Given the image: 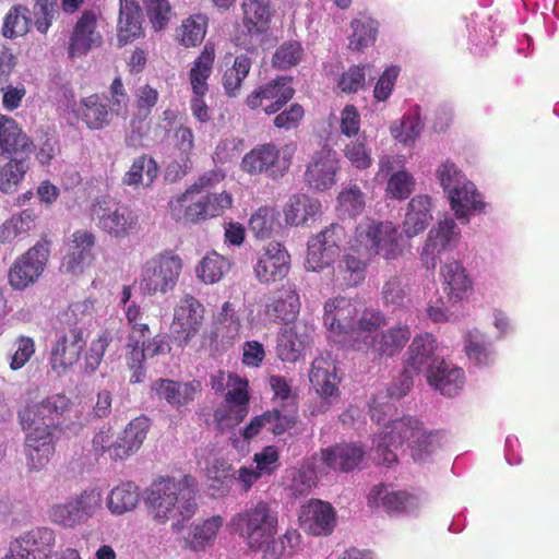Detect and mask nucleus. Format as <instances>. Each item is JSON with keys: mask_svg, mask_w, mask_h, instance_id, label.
<instances>
[{"mask_svg": "<svg viewBox=\"0 0 559 559\" xmlns=\"http://www.w3.org/2000/svg\"><path fill=\"white\" fill-rule=\"evenodd\" d=\"M197 481L189 474L176 478L158 476L145 490V506L148 515L159 524L173 522L180 528L197 511Z\"/></svg>", "mask_w": 559, "mask_h": 559, "instance_id": "f257e3e1", "label": "nucleus"}, {"mask_svg": "<svg viewBox=\"0 0 559 559\" xmlns=\"http://www.w3.org/2000/svg\"><path fill=\"white\" fill-rule=\"evenodd\" d=\"M228 528L250 550L261 551L263 545L278 533L277 507L262 499L251 502L231 516Z\"/></svg>", "mask_w": 559, "mask_h": 559, "instance_id": "f03ea898", "label": "nucleus"}, {"mask_svg": "<svg viewBox=\"0 0 559 559\" xmlns=\"http://www.w3.org/2000/svg\"><path fill=\"white\" fill-rule=\"evenodd\" d=\"M400 237L399 228L392 222L368 219L356 227L350 250L370 257L381 255L386 260L396 259L402 254Z\"/></svg>", "mask_w": 559, "mask_h": 559, "instance_id": "7ed1b4c3", "label": "nucleus"}, {"mask_svg": "<svg viewBox=\"0 0 559 559\" xmlns=\"http://www.w3.org/2000/svg\"><path fill=\"white\" fill-rule=\"evenodd\" d=\"M194 193L187 189L186 192L169 201L170 213L176 219L195 224L221 216L225 210L233 206L234 200L228 192L209 193L195 201L193 200Z\"/></svg>", "mask_w": 559, "mask_h": 559, "instance_id": "20e7f679", "label": "nucleus"}, {"mask_svg": "<svg viewBox=\"0 0 559 559\" xmlns=\"http://www.w3.org/2000/svg\"><path fill=\"white\" fill-rule=\"evenodd\" d=\"M88 214L98 229L114 238L128 237L139 229V217L135 212L109 198L95 199Z\"/></svg>", "mask_w": 559, "mask_h": 559, "instance_id": "39448f33", "label": "nucleus"}, {"mask_svg": "<svg viewBox=\"0 0 559 559\" xmlns=\"http://www.w3.org/2000/svg\"><path fill=\"white\" fill-rule=\"evenodd\" d=\"M293 152L288 145L278 147L274 143L258 144L243 155L240 168L250 176L266 175L277 180L288 173Z\"/></svg>", "mask_w": 559, "mask_h": 559, "instance_id": "423d86ee", "label": "nucleus"}, {"mask_svg": "<svg viewBox=\"0 0 559 559\" xmlns=\"http://www.w3.org/2000/svg\"><path fill=\"white\" fill-rule=\"evenodd\" d=\"M182 270V260L173 251L160 252L145 262L140 289L148 296L173 290Z\"/></svg>", "mask_w": 559, "mask_h": 559, "instance_id": "0eeeda50", "label": "nucleus"}, {"mask_svg": "<svg viewBox=\"0 0 559 559\" xmlns=\"http://www.w3.org/2000/svg\"><path fill=\"white\" fill-rule=\"evenodd\" d=\"M50 253V241L41 239L17 257L8 271V283L22 292L35 285L43 275Z\"/></svg>", "mask_w": 559, "mask_h": 559, "instance_id": "6e6552de", "label": "nucleus"}, {"mask_svg": "<svg viewBox=\"0 0 559 559\" xmlns=\"http://www.w3.org/2000/svg\"><path fill=\"white\" fill-rule=\"evenodd\" d=\"M290 270V255L286 248L276 241L269 242L257 253L253 274L263 285L283 281Z\"/></svg>", "mask_w": 559, "mask_h": 559, "instance_id": "1a4fd4ad", "label": "nucleus"}, {"mask_svg": "<svg viewBox=\"0 0 559 559\" xmlns=\"http://www.w3.org/2000/svg\"><path fill=\"white\" fill-rule=\"evenodd\" d=\"M294 95L292 79L280 76L253 90L245 103L252 110L263 107V111L270 116L282 110Z\"/></svg>", "mask_w": 559, "mask_h": 559, "instance_id": "9d476101", "label": "nucleus"}, {"mask_svg": "<svg viewBox=\"0 0 559 559\" xmlns=\"http://www.w3.org/2000/svg\"><path fill=\"white\" fill-rule=\"evenodd\" d=\"M204 319L203 305L192 295L182 297L175 308L173 336L178 346L185 347L200 331Z\"/></svg>", "mask_w": 559, "mask_h": 559, "instance_id": "9b49d317", "label": "nucleus"}, {"mask_svg": "<svg viewBox=\"0 0 559 559\" xmlns=\"http://www.w3.org/2000/svg\"><path fill=\"white\" fill-rule=\"evenodd\" d=\"M340 159L328 145L314 152L304 174L306 185L317 191H326L336 183Z\"/></svg>", "mask_w": 559, "mask_h": 559, "instance_id": "f8f14e48", "label": "nucleus"}, {"mask_svg": "<svg viewBox=\"0 0 559 559\" xmlns=\"http://www.w3.org/2000/svg\"><path fill=\"white\" fill-rule=\"evenodd\" d=\"M86 346L84 333L81 328H72L60 333L50 352V365L58 374L66 373L75 365Z\"/></svg>", "mask_w": 559, "mask_h": 559, "instance_id": "ddd939ff", "label": "nucleus"}, {"mask_svg": "<svg viewBox=\"0 0 559 559\" xmlns=\"http://www.w3.org/2000/svg\"><path fill=\"white\" fill-rule=\"evenodd\" d=\"M460 233L452 218H445L438 223V227L429 231L423 247L420 260L427 270H435L440 255L451 249L457 241Z\"/></svg>", "mask_w": 559, "mask_h": 559, "instance_id": "4468645a", "label": "nucleus"}, {"mask_svg": "<svg viewBox=\"0 0 559 559\" xmlns=\"http://www.w3.org/2000/svg\"><path fill=\"white\" fill-rule=\"evenodd\" d=\"M300 297L294 284L282 285L264 305V316L270 322L289 324L300 311Z\"/></svg>", "mask_w": 559, "mask_h": 559, "instance_id": "2eb2a0df", "label": "nucleus"}, {"mask_svg": "<svg viewBox=\"0 0 559 559\" xmlns=\"http://www.w3.org/2000/svg\"><path fill=\"white\" fill-rule=\"evenodd\" d=\"M313 328L307 322L282 330L276 341V356L283 362H296L312 341Z\"/></svg>", "mask_w": 559, "mask_h": 559, "instance_id": "dca6fc26", "label": "nucleus"}, {"mask_svg": "<svg viewBox=\"0 0 559 559\" xmlns=\"http://www.w3.org/2000/svg\"><path fill=\"white\" fill-rule=\"evenodd\" d=\"M357 314L358 310L352 299L343 296L334 297L324 304L323 323L331 333L348 337Z\"/></svg>", "mask_w": 559, "mask_h": 559, "instance_id": "f3484780", "label": "nucleus"}, {"mask_svg": "<svg viewBox=\"0 0 559 559\" xmlns=\"http://www.w3.org/2000/svg\"><path fill=\"white\" fill-rule=\"evenodd\" d=\"M97 17L93 11H84L78 20L68 47L71 59L86 55L92 48L103 44V37L96 31Z\"/></svg>", "mask_w": 559, "mask_h": 559, "instance_id": "a211bd4d", "label": "nucleus"}, {"mask_svg": "<svg viewBox=\"0 0 559 559\" xmlns=\"http://www.w3.org/2000/svg\"><path fill=\"white\" fill-rule=\"evenodd\" d=\"M26 431L24 452L27 466L40 471L50 462L56 451L55 432L38 429H22Z\"/></svg>", "mask_w": 559, "mask_h": 559, "instance_id": "6ab92c4d", "label": "nucleus"}, {"mask_svg": "<svg viewBox=\"0 0 559 559\" xmlns=\"http://www.w3.org/2000/svg\"><path fill=\"white\" fill-rule=\"evenodd\" d=\"M370 508H382L388 514H400L418 507V498L406 490H389L383 484L374 485L367 497Z\"/></svg>", "mask_w": 559, "mask_h": 559, "instance_id": "aec40b11", "label": "nucleus"}, {"mask_svg": "<svg viewBox=\"0 0 559 559\" xmlns=\"http://www.w3.org/2000/svg\"><path fill=\"white\" fill-rule=\"evenodd\" d=\"M96 238L92 231L75 230L69 246V252L62 259V267L67 273L81 274L94 260L93 248Z\"/></svg>", "mask_w": 559, "mask_h": 559, "instance_id": "412c9836", "label": "nucleus"}, {"mask_svg": "<svg viewBox=\"0 0 559 559\" xmlns=\"http://www.w3.org/2000/svg\"><path fill=\"white\" fill-rule=\"evenodd\" d=\"M436 349V338L431 334L416 335L407 349L405 366L413 372H424L427 377L442 360L435 355Z\"/></svg>", "mask_w": 559, "mask_h": 559, "instance_id": "4be33fe9", "label": "nucleus"}, {"mask_svg": "<svg viewBox=\"0 0 559 559\" xmlns=\"http://www.w3.org/2000/svg\"><path fill=\"white\" fill-rule=\"evenodd\" d=\"M33 150V140L16 120L0 114V156L31 155Z\"/></svg>", "mask_w": 559, "mask_h": 559, "instance_id": "5701e85b", "label": "nucleus"}, {"mask_svg": "<svg viewBox=\"0 0 559 559\" xmlns=\"http://www.w3.org/2000/svg\"><path fill=\"white\" fill-rule=\"evenodd\" d=\"M114 114L108 104V96L97 93L83 97L76 110L78 119L92 131L103 130L109 127Z\"/></svg>", "mask_w": 559, "mask_h": 559, "instance_id": "b1692460", "label": "nucleus"}, {"mask_svg": "<svg viewBox=\"0 0 559 559\" xmlns=\"http://www.w3.org/2000/svg\"><path fill=\"white\" fill-rule=\"evenodd\" d=\"M301 526L316 536L329 535L335 526V511L329 502L310 500L299 515Z\"/></svg>", "mask_w": 559, "mask_h": 559, "instance_id": "393cba45", "label": "nucleus"}, {"mask_svg": "<svg viewBox=\"0 0 559 559\" xmlns=\"http://www.w3.org/2000/svg\"><path fill=\"white\" fill-rule=\"evenodd\" d=\"M201 382L192 380L178 382L170 379H157L151 385V391L158 400H165L173 406H183L191 403L201 391Z\"/></svg>", "mask_w": 559, "mask_h": 559, "instance_id": "a878e982", "label": "nucleus"}, {"mask_svg": "<svg viewBox=\"0 0 559 559\" xmlns=\"http://www.w3.org/2000/svg\"><path fill=\"white\" fill-rule=\"evenodd\" d=\"M151 421L145 416L132 419L119 435L114 445V459L124 460L138 452L146 439Z\"/></svg>", "mask_w": 559, "mask_h": 559, "instance_id": "bb28decb", "label": "nucleus"}, {"mask_svg": "<svg viewBox=\"0 0 559 559\" xmlns=\"http://www.w3.org/2000/svg\"><path fill=\"white\" fill-rule=\"evenodd\" d=\"M119 4L117 38L124 46L143 35L142 9L136 0H119Z\"/></svg>", "mask_w": 559, "mask_h": 559, "instance_id": "cd10ccee", "label": "nucleus"}, {"mask_svg": "<svg viewBox=\"0 0 559 559\" xmlns=\"http://www.w3.org/2000/svg\"><path fill=\"white\" fill-rule=\"evenodd\" d=\"M362 457V449L352 443H338L321 450V460L325 467L345 473L355 469Z\"/></svg>", "mask_w": 559, "mask_h": 559, "instance_id": "c85d7f7f", "label": "nucleus"}, {"mask_svg": "<svg viewBox=\"0 0 559 559\" xmlns=\"http://www.w3.org/2000/svg\"><path fill=\"white\" fill-rule=\"evenodd\" d=\"M309 380L316 392L324 397L338 395L336 366L330 357H317L311 364Z\"/></svg>", "mask_w": 559, "mask_h": 559, "instance_id": "c756f323", "label": "nucleus"}, {"mask_svg": "<svg viewBox=\"0 0 559 559\" xmlns=\"http://www.w3.org/2000/svg\"><path fill=\"white\" fill-rule=\"evenodd\" d=\"M38 219L39 214L33 207L14 213L0 225V242L12 243L16 239H25L35 230Z\"/></svg>", "mask_w": 559, "mask_h": 559, "instance_id": "7c9ffc66", "label": "nucleus"}, {"mask_svg": "<svg viewBox=\"0 0 559 559\" xmlns=\"http://www.w3.org/2000/svg\"><path fill=\"white\" fill-rule=\"evenodd\" d=\"M441 277L443 290L452 301H461L473 289L472 280L457 261L445 263L441 267Z\"/></svg>", "mask_w": 559, "mask_h": 559, "instance_id": "2f4dec72", "label": "nucleus"}, {"mask_svg": "<svg viewBox=\"0 0 559 559\" xmlns=\"http://www.w3.org/2000/svg\"><path fill=\"white\" fill-rule=\"evenodd\" d=\"M430 386L440 391L444 396L452 397L459 393L464 384V371L450 366L443 359L426 377Z\"/></svg>", "mask_w": 559, "mask_h": 559, "instance_id": "473e14b6", "label": "nucleus"}, {"mask_svg": "<svg viewBox=\"0 0 559 559\" xmlns=\"http://www.w3.org/2000/svg\"><path fill=\"white\" fill-rule=\"evenodd\" d=\"M432 221L431 199L428 195H416L411 199L403 223L404 231L412 238L423 233Z\"/></svg>", "mask_w": 559, "mask_h": 559, "instance_id": "72a5a7b5", "label": "nucleus"}, {"mask_svg": "<svg viewBox=\"0 0 559 559\" xmlns=\"http://www.w3.org/2000/svg\"><path fill=\"white\" fill-rule=\"evenodd\" d=\"M448 194L451 207L456 218L461 221L467 222L468 212L481 211L485 206L480 193L468 181L455 186Z\"/></svg>", "mask_w": 559, "mask_h": 559, "instance_id": "f704fd0d", "label": "nucleus"}, {"mask_svg": "<svg viewBox=\"0 0 559 559\" xmlns=\"http://www.w3.org/2000/svg\"><path fill=\"white\" fill-rule=\"evenodd\" d=\"M214 61L215 47L213 44L206 43L189 71V81L193 94L206 95L209 92L207 80L212 74Z\"/></svg>", "mask_w": 559, "mask_h": 559, "instance_id": "c9c22d12", "label": "nucleus"}, {"mask_svg": "<svg viewBox=\"0 0 559 559\" xmlns=\"http://www.w3.org/2000/svg\"><path fill=\"white\" fill-rule=\"evenodd\" d=\"M409 326L394 325L377 335L370 345L379 356L393 357L401 353L411 338Z\"/></svg>", "mask_w": 559, "mask_h": 559, "instance_id": "e433bc0d", "label": "nucleus"}, {"mask_svg": "<svg viewBox=\"0 0 559 559\" xmlns=\"http://www.w3.org/2000/svg\"><path fill=\"white\" fill-rule=\"evenodd\" d=\"M321 211L319 200L307 194H294L284 207L285 222L292 226L305 225Z\"/></svg>", "mask_w": 559, "mask_h": 559, "instance_id": "4c0bfd02", "label": "nucleus"}, {"mask_svg": "<svg viewBox=\"0 0 559 559\" xmlns=\"http://www.w3.org/2000/svg\"><path fill=\"white\" fill-rule=\"evenodd\" d=\"M241 8L248 34L260 35L267 31L272 15L270 0H243Z\"/></svg>", "mask_w": 559, "mask_h": 559, "instance_id": "58836bf2", "label": "nucleus"}, {"mask_svg": "<svg viewBox=\"0 0 559 559\" xmlns=\"http://www.w3.org/2000/svg\"><path fill=\"white\" fill-rule=\"evenodd\" d=\"M280 213L274 206L262 205L257 209L248 221V229L254 238L265 240L272 238L281 229Z\"/></svg>", "mask_w": 559, "mask_h": 559, "instance_id": "ea45409f", "label": "nucleus"}, {"mask_svg": "<svg viewBox=\"0 0 559 559\" xmlns=\"http://www.w3.org/2000/svg\"><path fill=\"white\" fill-rule=\"evenodd\" d=\"M353 323L354 326L347 338L370 345L374 338L372 335L386 324V318L380 310L366 308L359 316L357 314Z\"/></svg>", "mask_w": 559, "mask_h": 559, "instance_id": "a19ab883", "label": "nucleus"}, {"mask_svg": "<svg viewBox=\"0 0 559 559\" xmlns=\"http://www.w3.org/2000/svg\"><path fill=\"white\" fill-rule=\"evenodd\" d=\"M19 538L32 559H48L56 542L55 532L49 527H35Z\"/></svg>", "mask_w": 559, "mask_h": 559, "instance_id": "79ce46f5", "label": "nucleus"}, {"mask_svg": "<svg viewBox=\"0 0 559 559\" xmlns=\"http://www.w3.org/2000/svg\"><path fill=\"white\" fill-rule=\"evenodd\" d=\"M140 501V489L133 481L114 487L107 496V508L111 514L122 515L133 511Z\"/></svg>", "mask_w": 559, "mask_h": 559, "instance_id": "37998d69", "label": "nucleus"}, {"mask_svg": "<svg viewBox=\"0 0 559 559\" xmlns=\"http://www.w3.org/2000/svg\"><path fill=\"white\" fill-rule=\"evenodd\" d=\"M223 518L214 515L204 520L202 523L192 525L190 533L185 538V543L192 551H203L206 547L211 546L223 525Z\"/></svg>", "mask_w": 559, "mask_h": 559, "instance_id": "c03bdc74", "label": "nucleus"}, {"mask_svg": "<svg viewBox=\"0 0 559 559\" xmlns=\"http://www.w3.org/2000/svg\"><path fill=\"white\" fill-rule=\"evenodd\" d=\"M370 259V255H365L362 252H355L349 249L338 263V274L343 284L347 287H353L364 282L367 262Z\"/></svg>", "mask_w": 559, "mask_h": 559, "instance_id": "a18cd8bd", "label": "nucleus"}, {"mask_svg": "<svg viewBox=\"0 0 559 559\" xmlns=\"http://www.w3.org/2000/svg\"><path fill=\"white\" fill-rule=\"evenodd\" d=\"M251 67V58L246 53H241L236 56L231 67L224 71L222 85L228 97H237L240 95L242 83L249 75Z\"/></svg>", "mask_w": 559, "mask_h": 559, "instance_id": "49530a36", "label": "nucleus"}, {"mask_svg": "<svg viewBox=\"0 0 559 559\" xmlns=\"http://www.w3.org/2000/svg\"><path fill=\"white\" fill-rule=\"evenodd\" d=\"M17 419L22 429L56 431L44 399L40 402L27 403L20 408Z\"/></svg>", "mask_w": 559, "mask_h": 559, "instance_id": "de8ad7c7", "label": "nucleus"}, {"mask_svg": "<svg viewBox=\"0 0 559 559\" xmlns=\"http://www.w3.org/2000/svg\"><path fill=\"white\" fill-rule=\"evenodd\" d=\"M159 168L156 160L152 156L143 154L133 160L123 177V183L150 187L157 178Z\"/></svg>", "mask_w": 559, "mask_h": 559, "instance_id": "09e8293b", "label": "nucleus"}, {"mask_svg": "<svg viewBox=\"0 0 559 559\" xmlns=\"http://www.w3.org/2000/svg\"><path fill=\"white\" fill-rule=\"evenodd\" d=\"M29 155L9 156V160L0 168V190L12 193L24 179L29 165Z\"/></svg>", "mask_w": 559, "mask_h": 559, "instance_id": "8fccbe9b", "label": "nucleus"}, {"mask_svg": "<svg viewBox=\"0 0 559 559\" xmlns=\"http://www.w3.org/2000/svg\"><path fill=\"white\" fill-rule=\"evenodd\" d=\"M423 426V423L417 418L405 416L386 426L383 432L386 435L390 443L397 448L406 441L412 443L417 435L420 433Z\"/></svg>", "mask_w": 559, "mask_h": 559, "instance_id": "3c124183", "label": "nucleus"}, {"mask_svg": "<svg viewBox=\"0 0 559 559\" xmlns=\"http://www.w3.org/2000/svg\"><path fill=\"white\" fill-rule=\"evenodd\" d=\"M229 269V260L214 251L201 260L197 266V275L203 283L214 284L219 282Z\"/></svg>", "mask_w": 559, "mask_h": 559, "instance_id": "603ef678", "label": "nucleus"}, {"mask_svg": "<svg viewBox=\"0 0 559 559\" xmlns=\"http://www.w3.org/2000/svg\"><path fill=\"white\" fill-rule=\"evenodd\" d=\"M31 23L29 10L22 4L13 5L4 16L2 35L9 39L24 36L28 33Z\"/></svg>", "mask_w": 559, "mask_h": 559, "instance_id": "864d4df0", "label": "nucleus"}, {"mask_svg": "<svg viewBox=\"0 0 559 559\" xmlns=\"http://www.w3.org/2000/svg\"><path fill=\"white\" fill-rule=\"evenodd\" d=\"M342 152L346 160L356 170H367L372 166L373 158L371 148L368 146L367 136L365 134L347 142Z\"/></svg>", "mask_w": 559, "mask_h": 559, "instance_id": "5fc2aeb1", "label": "nucleus"}, {"mask_svg": "<svg viewBox=\"0 0 559 559\" xmlns=\"http://www.w3.org/2000/svg\"><path fill=\"white\" fill-rule=\"evenodd\" d=\"M207 29V17L204 14H193L182 21L177 31L180 44L185 47H195L202 43Z\"/></svg>", "mask_w": 559, "mask_h": 559, "instance_id": "6e6d98bb", "label": "nucleus"}, {"mask_svg": "<svg viewBox=\"0 0 559 559\" xmlns=\"http://www.w3.org/2000/svg\"><path fill=\"white\" fill-rule=\"evenodd\" d=\"M144 342L127 340L124 359L130 374V383H140L145 378L144 361L146 359Z\"/></svg>", "mask_w": 559, "mask_h": 559, "instance_id": "4d7b16f0", "label": "nucleus"}, {"mask_svg": "<svg viewBox=\"0 0 559 559\" xmlns=\"http://www.w3.org/2000/svg\"><path fill=\"white\" fill-rule=\"evenodd\" d=\"M340 252L330 246L321 243L318 239H309L307 242L306 267L312 272H319L330 266Z\"/></svg>", "mask_w": 559, "mask_h": 559, "instance_id": "13d9d810", "label": "nucleus"}, {"mask_svg": "<svg viewBox=\"0 0 559 559\" xmlns=\"http://www.w3.org/2000/svg\"><path fill=\"white\" fill-rule=\"evenodd\" d=\"M352 28L353 34L349 37L348 44L352 50L360 51L374 44L378 26L373 20H354L352 22Z\"/></svg>", "mask_w": 559, "mask_h": 559, "instance_id": "bf43d9fd", "label": "nucleus"}, {"mask_svg": "<svg viewBox=\"0 0 559 559\" xmlns=\"http://www.w3.org/2000/svg\"><path fill=\"white\" fill-rule=\"evenodd\" d=\"M338 210L350 217L360 215L366 206V195L356 183L344 188L337 195Z\"/></svg>", "mask_w": 559, "mask_h": 559, "instance_id": "052dcab7", "label": "nucleus"}, {"mask_svg": "<svg viewBox=\"0 0 559 559\" xmlns=\"http://www.w3.org/2000/svg\"><path fill=\"white\" fill-rule=\"evenodd\" d=\"M145 14L156 32L164 31L174 16L168 0H142Z\"/></svg>", "mask_w": 559, "mask_h": 559, "instance_id": "680f3d73", "label": "nucleus"}, {"mask_svg": "<svg viewBox=\"0 0 559 559\" xmlns=\"http://www.w3.org/2000/svg\"><path fill=\"white\" fill-rule=\"evenodd\" d=\"M269 432L274 436H281L293 429L298 420L297 405L294 407L280 409L273 408L265 411Z\"/></svg>", "mask_w": 559, "mask_h": 559, "instance_id": "e2e57ef3", "label": "nucleus"}, {"mask_svg": "<svg viewBox=\"0 0 559 559\" xmlns=\"http://www.w3.org/2000/svg\"><path fill=\"white\" fill-rule=\"evenodd\" d=\"M216 330L227 340H234L241 330V320L236 307L230 301H225L216 318Z\"/></svg>", "mask_w": 559, "mask_h": 559, "instance_id": "0e129e2a", "label": "nucleus"}, {"mask_svg": "<svg viewBox=\"0 0 559 559\" xmlns=\"http://www.w3.org/2000/svg\"><path fill=\"white\" fill-rule=\"evenodd\" d=\"M465 353L467 357L478 366H485L489 362V344L485 335L478 331H471L465 336Z\"/></svg>", "mask_w": 559, "mask_h": 559, "instance_id": "69168bd1", "label": "nucleus"}, {"mask_svg": "<svg viewBox=\"0 0 559 559\" xmlns=\"http://www.w3.org/2000/svg\"><path fill=\"white\" fill-rule=\"evenodd\" d=\"M48 514L52 523L63 527L72 528L85 522L73 500L53 504Z\"/></svg>", "mask_w": 559, "mask_h": 559, "instance_id": "338daca9", "label": "nucleus"}, {"mask_svg": "<svg viewBox=\"0 0 559 559\" xmlns=\"http://www.w3.org/2000/svg\"><path fill=\"white\" fill-rule=\"evenodd\" d=\"M249 413V408L223 402L215 408L213 417L221 429H229L240 424Z\"/></svg>", "mask_w": 559, "mask_h": 559, "instance_id": "774afa93", "label": "nucleus"}]
</instances>
